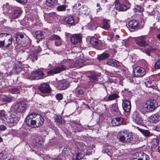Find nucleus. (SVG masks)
Wrapping results in <instances>:
<instances>
[{
  "mask_svg": "<svg viewBox=\"0 0 160 160\" xmlns=\"http://www.w3.org/2000/svg\"><path fill=\"white\" fill-rule=\"evenodd\" d=\"M158 106L157 101L155 99H150L144 103L142 109L145 112H151L153 111Z\"/></svg>",
  "mask_w": 160,
  "mask_h": 160,
  "instance_id": "f257e3e1",
  "label": "nucleus"
},
{
  "mask_svg": "<svg viewBox=\"0 0 160 160\" xmlns=\"http://www.w3.org/2000/svg\"><path fill=\"white\" fill-rule=\"evenodd\" d=\"M10 114L11 115L8 117L2 116L1 119L5 124L12 127L16 124L19 121V118L16 113Z\"/></svg>",
  "mask_w": 160,
  "mask_h": 160,
  "instance_id": "f03ea898",
  "label": "nucleus"
},
{
  "mask_svg": "<svg viewBox=\"0 0 160 160\" xmlns=\"http://www.w3.org/2000/svg\"><path fill=\"white\" fill-rule=\"evenodd\" d=\"M118 138L122 142H129L132 139L131 135L129 134L126 131H122L119 132Z\"/></svg>",
  "mask_w": 160,
  "mask_h": 160,
  "instance_id": "7ed1b4c3",
  "label": "nucleus"
},
{
  "mask_svg": "<svg viewBox=\"0 0 160 160\" xmlns=\"http://www.w3.org/2000/svg\"><path fill=\"white\" fill-rule=\"evenodd\" d=\"M35 117V113H31L26 117L25 122L28 126L34 128Z\"/></svg>",
  "mask_w": 160,
  "mask_h": 160,
  "instance_id": "20e7f679",
  "label": "nucleus"
},
{
  "mask_svg": "<svg viewBox=\"0 0 160 160\" xmlns=\"http://www.w3.org/2000/svg\"><path fill=\"white\" fill-rule=\"evenodd\" d=\"M133 75L135 77H142L146 74L145 69L139 67H137L133 70Z\"/></svg>",
  "mask_w": 160,
  "mask_h": 160,
  "instance_id": "39448f33",
  "label": "nucleus"
},
{
  "mask_svg": "<svg viewBox=\"0 0 160 160\" xmlns=\"http://www.w3.org/2000/svg\"><path fill=\"white\" fill-rule=\"evenodd\" d=\"M133 121L138 125H141L142 122V117L140 114L137 112H134L132 115Z\"/></svg>",
  "mask_w": 160,
  "mask_h": 160,
  "instance_id": "423d86ee",
  "label": "nucleus"
},
{
  "mask_svg": "<svg viewBox=\"0 0 160 160\" xmlns=\"http://www.w3.org/2000/svg\"><path fill=\"white\" fill-rule=\"evenodd\" d=\"M66 69V66L63 65H61L59 66L53 68L47 72L48 74H58L61 72L65 70Z\"/></svg>",
  "mask_w": 160,
  "mask_h": 160,
  "instance_id": "0eeeda50",
  "label": "nucleus"
},
{
  "mask_svg": "<svg viewBox=\"0 0 160 160\" xmlns=\"http://www.w3.org/2000/svg\"><path fill=\"white\" fill-rule=\"evenodd\" d=\"M135 42L137 45L141 47H145L148 44L147 40L144 36H141L138 38Z\"/></svg>",
  "mask_w": 160,
  "mask_h": 160,
  "instance_id": "6e6552de",
  "label": "nucleus"
},
{
  "mask_svg": "<svg viewBox=\"0 0 160 160\" xmlns=\"http://www.w3.org/2000/svg\"><path fill=\"white\" fill-rule=\"evenodd\" d=\"M38 90L42 93H48L51 90L49 85L46 83H43L38 87Z\"/></svg>",
  "mask_w": 160,
  "mask_h": 160,
  "instance_id": "1a4fd4ad",
  "label": "nucleus"
},
{
  "mask_svg": "<svg viewBox=\"0 0 160 160\" xmlns=\"http://www.w3.org/2000/svg\"><path fill=\"white\" fill-rule=\"evenodd\" d=\"M128 26L130 28L135 29L142 28L143 27L140 25L138 21L136 19L131 20L128 23Z\"/></svg>",
  "mask_w": 160,
  "mask_h": 160,
  "instance_id": "9d476101",
  "label": "nucleus"
},
{
  "mask_svg": "<svg viewBox=\"0 0 160 160\" xmlns=\"http://www.w3.org/2000/svg\"><path fill=\"white\" fill-rule=\"evenodd\" d=\"M27 107L26 104L24 102H17L14 106V109L17 112H22Z\"/></svg>",
  "mask_w": 160,
  "mask_h": 160,
  "instance_id": "9b49d317",
  "label": "nucleus"
},
{
  "mask_svg": "<svg viewBox=\"0 0 160 160\" xmlns=\"http://www.w3.org/2000/svg\"><path fill=\"white\" fill-rule=\"evenodd\" d=\"M44 73L42 71H37L32 73L30 78L31 80H38L43 78Z\"/></svg>",
  "mask_w": 160,
  "mask_h": 160,
  "instance_id": "f8f14e48",
  "label": "nucleus"
},
{
  "mask_svg": "<svg viewBox=\"0 0 160 160\" xmlns=\"http://www.w3.org/2000/svg\"><path fill=\"white\" fill-rule=\"evenodd\" d=\"M34 128L39 127L43 123L44 119L40 115L35 113Z\"/></svg>",
  "mask_w": 160,
  "mask_h": 160,
  "instance_id": "ddd939ff",
  "label": "nucleus"
},
{
  "mask_svg": "<svg viewBox=\"0 0 160 160\" xmlns=\"http://www.w3.org/2000/svg\"><path fill=\"white\" fill-rule=\"evenodd\" d=\"M114 3L116 9L119 11H124L129 8L126 5L120 2L118 0H116Z\"/></svg>",
  "mask_w": 160,
  "mask_h": 160,
  "instance_id": "4468645a",
  "label": "nucleus"
},
{
  "mask_svg": "<svg viewBox=\"0 0 160 160\" xmlns=\"http://www.w3.org/2000/svg\"><path fill=\"white\" fill-rule=\"evenodd\" d=\"M122 106L123 110L126 112H129L130 111L131 108V102L128 100H123Z\"/></svg>",
  "mask_w": 160,
  "mask_h": 160,
  "instance_id": "2eb2a0df",
  "label": "nucleus"
},
{
  "mask_svg": "<svg viewBox=\"0 0 160 160\" xmlns=\"http://www.w3.org/2000/svg\"><path fill=\"white\" fill-rule=\"evenodd\" d=\"M123 121V118L121 117H119L114 118L111 121L113 126H117L121 125Z\"/></svg>",
  "mask_w": 160,
  "mask_h": 160,
  "instance_id": "dca6fc26",
  "label": "nucleus"
},
{
  "mask_svg": "<svg viewBox=\"0 0 160 160\" xmlns=\"http://www.w3.org/2000/svg\"><path fill=\"white\" fill-rule=\"evenodd\" d=\"M12 42V35L8 34L4 42V45L3 47H9Z\"/></svg>",
  "mask_w": 160,
  "mask_h": 160,
  "instance_id": "f3484780",
  "label": "nucleus"
},
{
  "mask_svg": "<svg viewBox=\"0 0 160 160\" xmlns=\"http://www.w3.org/2000/svg\"><path fill=\"white\" fill-rule=\"evenodd\" d=\"M70 39L72 43L74 44H76L81 41L82 38L79 35L75 34L72 36Z\"/></svg>",
  "mask_w": 160,
  "mask_h": 160,
  "instance_id": "a211bd4d",
  "label": "nucleus"
},
{
  "mask_svg": "<svg viewBox=\"0 0 160 160\" xmlns=\"http://www.w3.org/2000/svg\"><path fill=\"white\" fill-rule=\"evenodd\" d=\"M106 63L109 66L116 68H117L120 66L119 62L115 59H108L107 60Z\"/></svg>",
  "mask_w": 160,
  "mask_h": 160,
  "instance_id": "6ab92c4d",
  "label": "nucleus"
},
{
  "mask_svg": "<svg viewBox=\"0 0 160 160\" xmlns=\"http://www.w3.org/2000/svg\"><path fill=\"white\" fill-rule=\"evenodd\" d=\"M160 120V117L157 114H155L151 116L148 119L150 122L152 123H156Z\"/></svg>",
  "mask_w": 160,
  "mask_h": 160,
  "instance_id": "aec40b11",
  "label": "nucleus"
},
{
  "mask_svg": "<svg viewBox=\"0 0 160 160\" xmlns=\"http://www.w3.org/2000/svg\"><path fill=\"white\" fill-rule=\"evenodd\" d=\"M22 12L19 9H17L14 10L10 16V18L13 19L16 18L20 17Z\"/></svg>",
  "mask_w": 160,
  "mask_h": 160,
  "instance_id": "412c9836",
  "label": "nucleus"
},
{
  "mask_svg": "<svg viewBox=\"0 0 160 160\" xmlns=\"http://www.w3.org/2000/svg\"><path fill=\"white\" fill-rule=\"evenodd\" d=\"M90 43L93 45L101 46L102 43L100 40L97 39L94 37H91L90 40Z\"/></svg>",
  "mask_w": 160,
  "mask_h": 160,
  "instance_id": "4be33fe9",
  "label": "nucleus"
},
{
  "mask_svg": "<svg viewBox=\"0 0 160 160\" xmlns=\"http://www.w3.org/2000/svg\"><path fill=\"white\" fill-rule=\"evenodd\" d=\"M8 34L3 33L0 34V47H3L4 45V42Z\"/></svg>",
  "mask_w": 160,
  "mask_h": 160,
  "instance_id": "5701e85b",
  "label": "nucleus"
},
{
  "mask_svg": "<svg viewBox=\"0 0 160 160\" xmlns=\"http://www.w3.org/2000/svg\"><path fill=\"white\" fill-rule=\"evenodd\" d=\"M46 3L48 6L53 8L57 5L58 1L57 0H46Z\"/></svg>",
  "mask_w": 160,
  "mask_h": 160,
  "instance_id": "b1692460",
  "label": "nucleus"
},
{
  "mask_svg": "<svg viewBox=\"0 0 160 160\" xmlns=\"http://www.w3.org/2000/svg\"><path fill=\"white\" fill-rule=\"evenodd\" d=\"M69 86V82L67 81H63L58 85V88L60 90L65 89Z\"/></svg>",
  "mask_w": 160,
  "mask_h": 160,
  "instance_id": "393cba45",
  "label": "nucleus"
},
{
  "mask_svg": "<svg viewBox=\"0 0 160 160\" xmlns=\"http://www.w3.org/2000/svg\"><path fill=\"white\" fill-rule=\"evenodd\" d=\"M79 12L80 13L87 15L89 14V10L87 7L82 6L79 8Z\"/></svg>",
  "mask_w": 160,
  "mask_h": 160,
  "instance_id": "a878e982",
  "label": "nucleus"
},
{
  "mask_svg": "<svg viewBox=\"0 0 160 160\" xmlns=\"http://www.w3.org/2000/svg\"><path fill=\"white\" fill-rule=\"evenodd\" d=\"M34 34V37L39 40H42L43 38V33L41 31H36L33 32Z\"/></svg>",
  "mask_w": 160,
  "mask_h": 160,
  "instance_id": "bb28decb",
  "label": "nucleus"
},
{
  "mask_svg": "<svg viewBox=\"0 0 160 160\" xmlns=\"http://www.w3.org/2000/svg\"><path fill=\"white\" fill-rule=\"evenodd\" d=\"M89 82L90 83L95 82L98 80V76L96 74H93L88 76Z\"/></svg>",
  "mask_w": 160,
  "mask_h": 160,
  "instance_id": "cd10ccee",
  "label": "nucleus"
},
{
  "mask_svg": "<svg viewBox=\"0 0 160 160\" xmlns=\"http://www.w3.org/2000/svg\"><path fill=\"white\" fill-rule=\"evenodd\" d=\"M64 21L67 24H72L74 22L75 20L72 16H69L66 17Z\"/></svg>",
  "mask_w": 160,
  "mask_h": 160,
  "instance_id": "c85d7f7f",
  "label": "nucleus"
},
{
  "mask_svg": "<svg viewBox=\"0 0 160 160\" xmlns=\"http://www.w3.org/2000/svg\"><path fill=\"white\" fill-rule=\"evenodd\" d=\"M140 131L146 137H149L152 135V134L148 130H145L142 129H140Z\"/></svg>",
  "mask_w": 160,
  "mask_h": 160,
  "instance_id": "c756f323",
  "label": "nucleus"
},
{
  "mask_svg": "<svg viewBox=\"0 0 160 160\" xmlns=\"http://www.w3.org/2000/svg\"><path fill=\"white\" fill-rule=\"evenodd\" d=\"M111 110L112 112H116V114H119L120 113V111L118 108V104L117 103L112 104Z\"/></svg>",
  "mask_w": 160,
  "mask_h": 160,
  "instance_id": "7c9ffc66",
  "label": "nucleus"
},
{
  "mask_svg": "<svg viewBox=\"0 0 160 160\" xmlns=\"http://www.w3.org/2000/svg\"><path fill=\"white\" fill-rule=\"evenodd\" d=\"M8 157V152L5 150L2 151L0 153V160H3L7 158Z\"/></svg>",
  "mask_w": 160,
  "mask_h": 160,
  "instance_id": "2f4dec72",
  "label": "nucleus"
},
{
  "mask_svg": "<svg viewBox=\"0 0 160 160\" xmlns=\"http://www.w3.org/2000/svg\"><path fill=\"white\" fill-rule=\"evenodd\" d=\"M85 155V153L83 151L79 150L78 152L76 153V159L78 160L81 159L83 158Z\"/></svg>",
  "mask_w": 160,
  "mask_h": 160,
  "instance_id": "473e14b6",
  "label": "nucleus"
},
{
  "mask_svg": "<svg viewBox=\"0 0 160 160\" xmlns=\"http://www.w3.org/2000/svg\"><path fill=\"white\" fill-rule=\"evenodd\" d=\"M145 83L146 86L148 88H151L154 87L155 82L154 80H149Z\"/></svg>",
  "mask_w": 160,
  "mask_h": 160,
  "instance_id": "72a5a7b5",
  "label": "nucleus"
},
{
  "mask_svg": "<svg viewBox=\"0 0 160 160\" xmlns=\"http://www.w3.org/2000/svg\"><path fill=\"white\" fill-rule=\"evenodd\" d=\"M140 158L138 160H149V156L144 153H140L139 154Z\"/></svg>",
  "mask_w": 160,
  "mask_h": 160,
  "instance_id": "f704fd0d",
  "label": "nucleus"
},
{
  "mask_svg": "<svg viewBox=\"0 0 160 160\" xmlns=\"http://www.w3.org/2000/svg\"><path fill=\"white\" fill-rule=\"evenodd\" d=\"M109 57V55L107 53H103L98 57L99 61L104 60Z\"/></svg>",
  "mask_w": 160,
  "mask_h": 160,
  "instance_id": "c9c22d12",
  "label": "nucleus"
},
{
  "mask_svg": "<svg viewBox=\"0 0 160 160\" xmlns=\"http://www.w3.org/2000/svg\"><path fill=\"white\" fill-rule=\"evenodd\" d=\"M119 96L118 94L114 93L109 95L108 97V100L112 101L119 98Z\"/></svg>",
  "mask_w": 160,
  "mask_h": 160,
  "instance_id": "e433bc0d",
  "label": "nucleus"
},
{
  "mask_svg": "<svg viewBox=\"0 0 160 160\" xmlns=\"http://www.w3.org/2000/svg\"><path fill=\"white\" fill-rule=\"evenodd\" d=\"M55 121L58 124H61L64 122V119L60 116H57L55 118Z\"/></svg>",
  "mask_w": 160,
  "mask_h": 160,
  "instance_id": "4c0bfd02",
  "label": "nucleus"
},
{
  "mask_svg": "<svg viewBox=\"0 0 160 160\" xmlns=\"http://www.w3.org/2000/svg\"><path fill=\"white\" fill-rule=\"evenodd\" d=\"M57 15L55 12H53L45 14V17L48 19H51V18H53L56 17Z\"/></svg>",
  "mask_w": 160,
  "mask_h": 160,
  "instance_id": "58836bf2",
  "label": "nucleus"
},
{
  "mask_svg": "<svg viewBox=\"0 0 160 160\" xmlns=\"http://www.w3.org/2000/svg\"><path fill=\"white\" fill-rule=\"evenodd\" d=\"M131 136L132 137V138L130 142L134 144L138 143V142L139 138L137 136L131 135Z\"/></svg>",
  "mask_w": 160,
  "mask_h": 160,
  "instance_id": "ea45409f",
  "label": "nucleus"
},
{
  "mask_svg": "<svg viewBox=\"0 0 160 160\" xmlns=\"http://www.w3.org/2000/svg\"><path fill=\"white\" fill-rule=\"evenodd\" d=\"M143 10V8L141 6L138 5H136L133 8V10L135 12H142Z\"/></svg>",
  "mask_w": 160,
  "mask_h": 160,
  "instance_id": "a19ab883",
  "label": "nucleus"
},
{
  "mask_svg": "<svg viewBox=\"0 0 160 160\" xmlns=\"http://www.w3.org/2000/svg\"><path fill=\"white\" fill-rule=\"evenodd\" d=\"M1 100L8 102H10L11 101V98L8 97L5 95H1L0 96Z\"/></svg>",
  "mask_w": 160,
  "mask_h": 160,
  "instance_id": "79ce46f5",
  "label": "nucleus"
},
{
  "mask_svg": "<svg viewBox=\"0 0 160 160\" xmlns=\"http://www.w3.org/2000/svg\"><path fill=\"white\" fill-rule=\"evenodd\" d=\"M110 26L109 25L108 21L105 19L103 20V28L105 29H108L109 28Z\"/></svg>",
  "mask_w": 160,
  "mask_h": 160,
  "instance_id": "37998d69",
  "label": "nucleus"
},
{
  "mask_svg": "<svg viewBox=\"0 0 160 160\" xmlns=\"http://www.w3.org/2000/svg\"><path fill=\"white\" fill-rule=\"evenodd\" d=\"M49 39L51 40H55V41H57L61 39V38L57 35H53L51 36L49 38Z\"/></svg>",
  "mask_w": 160,
  "mask_h": 160,
  "instance_id": "c03bdc74",
  "label": "nucleus"
},
{
  "mask_svg": "<svg viewBox=\"0 0 160 160\" xmlns=\"http://www.w3.org/2000/svg\"><path fill=\"white\" fill-rule=\"evenodd\" d=\"M9 92L12 94L18 93L19 92V89L18 88H14L9 90Z\"/></svg>",
  "mask_w": 160,
  "mask_h": 160,
  "instance_id": "a18cd8bd",
  "label": "nucleus"
},
{
  "mask_svg": "<svg viewBox=\"0 0 160 160\" xmlns=\"http://www.w3.org/2000/svg\"><path fill=\"white\" fill-rule=\"evenodd\" d=\"M141 152H136L133 154L132 156V158L133 160H138L139 158H140L139 154Z\"/></svg>",
  "mask_w": 160,
  "mask_h": 160,
  "instance_id": "49530a36",
  "label": "nucleus"
},
{
  "mask_svg": "<svg viewBox=\"0 0 160 160\" xmlns=\"http://www.w3.org/2000/svg\"><path fill=\"white\" fill-rule=\"evenodd\" d=\"M75 93L77 94L82 95L83 93V91L82 89L77 88L75 90Z\"/></svg>",
  "mask_w": 160,
  "mask_h": 160,
  "instance_id": "de8ad7c7",
  "label": "nucleus"
},
{
  "mask_svg": "<svg viewBox=\"0 0 160 160\" xmlns=\"http://www.w3.org/2000/svg\"><path fill=\"white\" fill-rule=\"evenodd\" d=\"M57 9L58 11H64L66 10V6L64 5L60 6L57 7Z\"/></svg>",
  "mask_w": 160,
  "mask_h": 160,
  "instance_id": "09e8293b",
  "label": "nucleus"
},
{
  "mask_svg": "<svg viewBox=\"0 0 160 160\" xmlns=\"http://www.w3.org/2000/svg\"><path fill=\"white\" fill-rule=\"evenodd\" d=\"M154 67L156 69H160V59H158L155 63Z\"/></svg>",
  "mask_w": 160,
  "mask_h": 160,
  "instance_id": "8fccbe9b",
  "label": "nucleus"
},
{
  "mask_svg": "<svg viewBox=\"0 0 160 160\" xmlns=\"http://www.w3.org/2000/svg\"><path fill=\"white\" fill-rule=\"evenodd\" d=\"M109 152V149L108 146H105L103 148L102 152L103 153H108Z\"/></svg>",
  "mask_w": 160,
  "mask_h": 160,
  "instance_id": "3c124183",
  "label": "nucleus"
},
{
  "mask_svg": "<svg viewBox=\"0 0 160 160\" xmlns=\"http://www.w3.org/2000/svg\"><path fill=\"white\" fill-rule=\"evenodd\" d=\"M57 99L58 100H61L62 99L63 96L62 95L61 93H59L57 94L56 96Z\"/></svg>",
  "mask_w": 160,
  "mask_h": 160,
  "instance_id": "603ef678",
  "label": "nucleus"
},
{
  "mask_svg": "<svg viewBox=\"0 0 160 160\" xmlns=\"http://www.w3.org/2000/svg\"><path fill=\"white\" fill-rule=\"evenodd\" d=\"M152 145H153V147H156L158 145L157 141L156 139H154L151 142Z\"/></svg>",
  "mask_w": 160,
  "mask_h": 160,
  "instance_id": "864d4df0",
  "label": "nucleus"
},
{
  "mask_svg": "<svg viewBox=\"0 0 160 160\" xmlns=\"http://www.w3.org/2000/svg\"><path fill=\"white\" fill-rule=\"evenodd\" d=\"M55 44L57 46H59L61 45V39L59 40L56 41L55 42Z\"/></svg>",
  "mask_w": 160,
  "mask_h": 160,
  "instance_id": "5fc2aeb1",
  "label": "nucleus"
},
{
  "mask_svg": "<svg viewBox=\"0 0 160 160\" xmlns=\"http://www.w3.org/2000/svg\"><path fill=\"white\" fill-rule=\"evenodd\" d=\"M16 1L22 4H24L27 2V0H16Z\"/></svg>",
  "mask_w": 160,
  "mask_h": 160,
  "instance_id": "6e6d98bb",
  "label": "nucleus"
},
{
  "mask_svg": "<svg viewBox=\"0 0 160 160\" xmlns=\"http://www.w3.org/2000/svg\"><path fill=\"white\" fill-rule=\"evenodd\" d=\"M114 35L112 33H111L110 34L109 37L108 38V39L109 41H111L113 38Z\"/></svg>",
  "mask_w": 160,
  "mask_h": 160,
  "instance_id": "4d7b16f0",
  "label": "nucleus"
},
{
  "mask_svg": "<svg viewBox=\"0 0 160 160\" xmlns=\"http://www.w3.org/2000/svg\"><path fill=\"white\" fill-rule=\"evenodd\" d=\"M6 129V127L4 125H1L0 126V129L2 131H4Z\"/></svg>",
  "mask_w": 160,
  "mask_h": 160,
  "instance_id": "13d9d810",
  "label": "nucleus"
},
{
  "mask_svg": "<svg viewBox=\"0 0 160 160\" xmlns=\"http://www.w3.org/2000/svg\"><path fill=\"white\" fill-rule=\"evenodd\" d=\"M81 63L79 62L78 61H77L76 62V66L78 68H80L82 66L81 65Z\"/></svg>",
  "mask_w": 160,
  "mask_h": 160,
  "instance_id": "bf43d9fd",
  "label": "nucleus"
},
{
  "mask_svg": "<svg viewBox=\"0 0 160 160\" xmlns=\"http://www.w3.org/2000/svg\"><path fill=\"white\" fill-rule=\"evenodd\" d=\"M154 130L158 132H160V126L158 125L155 127Z\"/></svg>",
  "mask_w": 160,
  "mask_h": 160,
  "instance_id": "052dcab7",
  "label": "nucleus"
},
{
  "mask_svg": "<svg viewBox=\"0 0 160 160\" xmlns=\"http://www.w3.org/2000/svg\"><path fill=\"white\" fill-rule=\"evenodd\" d=\"M18 36L21 39L24 38V35L22 34H19L18 35Z\"/></svg>",
  "mask_w": 160,
  "mask_h": 160,
  "instance_id": "680f3d73",
  "label": "nucleus"
},
{
  "mask_svg": "<svg viewBox=\"0 0 160 160\" xmlns=\"http://www.w3.org/2000/svg\"><path fill=\"white\" fill-rule=\"evenodd\" d=\"M102 10V8H101L100 7L98 8L97 9V12H98L99 11H100V10Z\"/></svg>",
  "mask_w": 160,
  "mask_h": 160,
  "instance_id": "e2e57ef3",
  "label": "nucleus"
},
{
  "mask_svg": "<svg viewBox=\"0 0 160 160\" xmlns=\"http://www.w3.org/2000/svg\"><path fill=\"white\" fill-rule=\"evenodd\" d=\"M157 38L160 41V33L157 35Z\"/></svg>",
  "mask_w": 160,
  "mask_h": 160,
  "instance_id": "0e129e2a",
  "label": "nucleus"
},
{
  "mask_svg": "<svg viewBox=\"0 0 160 160\" xmlns=\"http://www.w3.org/2000/svg\"><path fill=\"white\" fill-rule=\"evenodd\" d=\"M156 49L155 48H151L150 49V51L151 52L152 51H156Z\"/></svg>",
  "mask_w": 160,
  "mask_h": 160,
  "instance_id": "69168bd1",
  "label": "nucleus"
},
{
  "mask_svg": "<svg viewBox=\"0 0 160 160\" xmlns=\"http://www.w3.org/2000/svg\"><path fill=\"white\" fill-rule=\"evenodd\" d=\"M97 7H99V8L100 7V4H99V3H97Z\"/></svg>",
  "mask_w": 160,
  "mask_h": 160,
  "instance_id": "338daca9",
  "label": "nucleus"
},
{
  "mask_svg": "<svg viewBox=\"0 0 160 160\" xmlns=\"http://www.w3.org/2000/svg\"><path fill=\"white\" fill-rule=\"evenodd\" d=\"M53 160H63V159L58 158L57 159Z\"/></svg>",
  "mask_w": 160,
  "mask_h": 160,
  "instance_id": "774afa93",
  "label": "nucleus"
}]
</instances>
